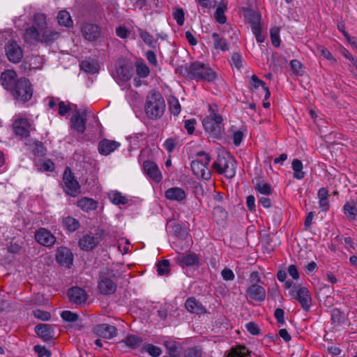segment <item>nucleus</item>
Wrapping results in <instances>:
<instances>
[{
    "instance_id": "f257e3e1",
    "label": "nucleus",
    "mask_w": 357,
    "mask_h": 357,
    "mask_svg": "<svg viewBox=\"0 0 357 357\" xmlns=\"http://www.w3.org/2000/svg\"><path fill=\"white\" fill-rule=\"evenodd\" d=\"M32 22V26L25 30L24 38L26 43L50 45L59 38V31L47 28V17L45 14L35 13Z\"/></svg>"
},
{
    "instance_id": "f03ea898",
    "label": "nucleus",
    "mask_w": 357,
    "mask_h": 357,
    "mask_svg": "<svg viewBox=\"0 0 357 357\" xmlns=\"http://www.w3.org/2000/svg\"><path fill=\"white\" fill-rule=\"evenodd\" d=\"M208 114L203 118L202 125L204 130L214 139H220L224 132L223 118L218 112L215 104L208 105Z\"/></svg>"
},
{
    "instance_id": "7ed1b4c3",
    "label": "nucleus",
    "mask_w": 357,
    "mask_h": 357,
    "mask_svg": "<svg viewBox=\"0 0 357 357\" xmlns=\"http://www.w3.org/2000/svg\"><path fill=\"white\" fill-rule=\"evenodd\" d=\"M165 101L161 93L158 91H150L146 98L144 111L147 117L156 120L160 119L165 110Z\"/></svg>"
},
{
    "instance_id": "20e7f679",
    "label": "nucleus",
    "mask_w": 357,
    "mask_h": 357,
    "mask_svg": "<svg viewBox=\"0 0 357 357\" xmlns=\"http://www.w3.org/2000/svg\"><path fill=\"white\" fill-rule=\"evenodd\" d=\"M187 76L191 79L208 82L216 79L218 75L208 65L199 61L192 63L186 69Z\"/></svg>"
},
{
    "instance_id": "39448f33",
    "label": "nucleus",
    "mask_w": 357,
    "mask_h": 357,
    "mask_svg": "<svg viewBox=\"0 0 357 357\" xmlns=\"http://www.w3.org/2000/svg\"><path fill=\"white\" fill-rule=\"evenodd\" d=\"M197 156L199 158L192 160L191 162L192 171L197 178L208 180L211 178V172L208 168V165L211 160V157L204 151L198 152Z\"/></svg>"
},
{
    "instance_id": "423d86ee",
    "label": "nucleus",
    "mask_w": 357,
    "mask_h": 357,
    "mask_svg": "<svg viewBox=\"0 0 357 357\" xmlns=\"http://www.w3.org/2000/svg\"><path fill=\"white\" fill-rule=\"evenodd\" d=\"M213 169L219 174L228 178H231L236 174L235 160L231 155H218L217 160L213 164Z\"/></svg>"
},
{
    "instance_id": "0eeeda50",
    "label": "nucleus",
    "mask_w": 357,
    "mask_h": 357,
    "mask_svg": "<svg viewBox=\"0 0 357 357\" xmlns=\"http://www.w3.org/2000/svg\"><path fill=\"white\" fill-rule=\"evenodd\" d=\"M17 100L26 102L33 96V87L30 81L25 77L17 80L14 87L10 91Z\"/></svg>"
},
{
    "instance_id": "6e6552de",
    "label": "nucleus",
    "mask_w": 357,
    "mask_h": 357,
    "mask_svg": "<svg viewBox=\"0 0 357 357\" xmlns=\"http://www.w3.org/2000/svg\"><path fill=\"white\" fill-rule=\"evenodd\" d=\"M65 192L71 196L76 197L80 193V185L75 178L70 168L66 167L63 174Z\"/></svg>"
},
{
    "instance_id": "1a4fd4ad",
    "label": "nucleus",
    "mask_w": 357,
    "mask_h": 357,
    "mask_svg": "<svg viewBox=\"0 0 357 357\" xmlns=\"http://www.w3.org/2000/svg\"><path fill=\"white\" fill-rule=\"evenodd\" d=\"M296 289H291L290 294L301 303L303 309L308 312L312 305V298L307 288L305 287H297Z\"/></svg>"
},
{
    "instance_id": "9d476101",
    "label": "nucleus",
    "mask_w": 357,
    "mask_h": 357,
    "mask_svg": "<svg viewBox=\"0 0 357 357\" xmlns=\"http://www.w3.org/2000/svg\"><path fill=\"white\" fill-rule=\"evenodd\" d=\"M75 107L70 119V126L77 132L82 134L86 130V112L77 109L76 105Z\"/></svg>"
},
{
    "instance_id": "9b49d317",
    "label": "nucleus",
    "mask_w": 357,
    "mask_h": 357,
    "mask_svg": "<svg viewBox=\"0 0 357 357\" xmlns=\"http://www.w3.org/2000/svg\"><path fill=\"white\" fill-rule=\"evenodd\" d=\"M200 259V255L193 252L179 253L175 259L176 264L182 268L199 266Z\"/></svg>"
},
{
    "instance_id": "f8f14e48",
    "label": "nucleus",
    "mask_w": 357,
    "mask_h": 357,
    "mask_svg": "<svg viewBox=\"0 0 357 357\" xmlns=\"http://www.w3.org/2000/svg\"><path fill=\"white\" fill-rule=\"evenodd\" d=\"M6 55L9 61L19 63L23 56V52L21 47L15 40H9L5 45Z\"/></svg>"
},
{
    "instance_id": "ddd939ff",
    "label": "nucleus",
    "mask_w": 357,
    "mask_h": 357,
    "mask_svg": "<svg viewBox=\"0 0 357 357\" xmlns=\"http://www.w3.org/2000/svg\"><path fill=\"white\" fill-rule=\"evenodd\" d=\"M13 131L16 135L26 138L30 135L31 124L26 118H18L13 123Z\"/></svg>"
},
{
    "instance_id": "4468645a",
    "label": "nucleus",
    "mask_w": 357,
    "mask_h": 357,
    "mask_svg": "<svg viewBox=\"0 0 357 357\" xmlns=\"http://www.w3.org/2000/svg\"><path fill=\"white\" fill-rule=\"evenodd\" d=\"M98 289L101 294L109 295L114 293L116 285L107 273H102L99 278Z\"/></svg>"
},
{
    "instance_id": "2eb2a0df",
    "label": "nucleus",
    "mask_w": 357,
    "mask_h": 357,
    "mask_svg": "<svg viewBox=\"0 0 357 357\" xmlns=\"http://www.w3.org/2000/svg\"><path fill=\"white\" fill-rule=\"evenodd\" d=\"M246 296L248 299L262 302L266 298V290L259 284H252L246 289Z\"/></svg>"
},
{
    "instance_id": "dca6fc26",
    "label": "nucleus",
    "mask_w": 357,
    "mask_h": 357,
    "mask_svg": "<svg viewBox=\"0 0 357 357\" xmlns=\"http://www.w3.org/2000/svg\"><path fill=\"white\" fill-rule=\"evenodd\" d=\"M56 260L61 266L70 268L73 262V255L70 249L61 247L56 250Z\"/></svg>"
},
{
    "instance_id": "f3484780",
    "label": "nucleus",
    "mask_w": 357,
    "mask_h": 357,
    "mask_svg": "<svg viewBox=\"0 0 357 357\" xmlns=\"http://www.w3.org/2000/svg\"><path fill=\"white\" fill-rule=\"evenodd\" d=\"M35 239L38 243L46 247L52 246L56 241L54 236L45 228H40L36 232Z\"/></svg>"
},
{
    "instance_id": "a211bd4d",
    "label": "nucleus",
    "mask_w": 357,
    "mask_h": 357,
    "mask_svg": "<svg viewBox=\"0 0 357 357\" xmlns=\"http://www.w3.org/2000/svg\"><path fill=\"white\" fill-rule=\"evenodd\" d=\"M84 38L90 42L96 40L100 35V27L94 24L86 23L82 27Z\"/></svg>"
},
{
    "instance_id": "6ab92c4d",
    "label": "nucleus",
    "mask_w": 357,
    "mask_h": 357,
    "mask_svg": "<svg viewBox=\"0 0 357 357\" xmlns=\"http://www.w3.org/2000/svg\"><path fill=\"white\" fill-rule=\"evenodd\" d=\"M94 333L100 337L112 339L117 335V329L114 326L102 324L94 328Z\"/></svg>"
},
{
    "instance_id": "aec40b11",
    "label": "nucleus",
    "mask_w": 357,
    "mask_h": 357,
    "mask_svg": "<svg viewBox=\"0 0 357 357\" xmlns=\"http://www.w3.org/2000/svg\"><path fill=\"white\" fill-rule=\"evenodd\" d=\"M143 168L145 174L154 181L158 183L161 181V172L155 162L146 160L144 162Z\"/></svg>"
},
{
    "instance_id": "412c9836",
    "label": "nucleus",
    "mask_w": 357,
    "mask_h": 357,
    "mask_svg": "<svg viewBox=\"0 0 357 357\" xmlns=\"http://www.w3.org/2000/svg\"><path fill=\"white\" fill-rule=\"evenodd\" d=\"M17 74L13 70H7L1 73L0 79L2 86L8 91H10L15 86L17 80Z\"/></svg>"
},
{
    "instance_id": "4be33fe9",
    "label": "nucleus",
    "mask_w": 357,
    "mask_h": 357,
    "mask_svg": "<svg viewBox=\"0 0 357 357\" xmlns=\"http://www.w3.org/2000/svg\"><path fill=\"white\" fill-rule=\"evenodd\" d=\"M119 146V142L114 140L104 139L98 144V151L101 155H107L116 150Z\"/></svg>"
},
{
    "instance_id": "5701e85b",
    "label": "nucleus",
    "mask_w": 357,
    "mask_h": 357,
    "mask_svg": "<svg viewBox=\"0 0 357 357\" xmlns=\"http://www.w3.org/2000/svg\"><path fill=\"white\" fill-rule=\"evenodd\" d=\"M68 295L70 301L75 304L84 303L86 300L85 291L79 287H72L69 289Z\"/></svg>"
},
{
    "instance_id": "b1692460",
    "label": "nucleus",
    "mask_w": 357,
    "mask_h": 357,
    "mask_svg": "<svg viewBox=\"0 0 357 357\" xmlns=\"http://www.w3.org/2000/svg\"><path fill=\"white\" fill-rule=\"evenodd\" d=\"M185 306L186 310L191 313L202 314L206 312L203 305L194 297L188 298L185 303Z\"/></svg>"
},
{
    "instance_id": "393cba45",
    "label": "nucleus",
    "mask_w": 357,
    "mask_h": 357,
    "mask_svg": "<svg viewBox=\"0 0 357 357\" xmlns=\"http://www.w3.org/2000/svg\"><path fill=\"white\" fill-rule=\"evenodd\" d=\"M36 333L44 341L50 340L54 336L52 327L50 324H40L35 327Z\"/></svg>"
},
{
    "instance_id": "a878e982",
    "label": "nucleus",
    "mask_w": 357,
    "mask_h": 357,
    "mask_svg": "<svg viewBox=\"0 0 357 357\" xmlns=\"http://www.w3.org/2000/svg\"><path fill=\"white\" fill-rule=\"evenodd\" d=\"M255 189L257 192L266 196L271 195L273 192V189L271 185L261 177L256 178Z\"/></svg>"
},
{
    "instance_id": "bb28decb",
    "label": "nucleus",
    "mask_w": 357,
    "mask_h": 357,
    "mask_svg": "<svg viewBox=\"0 0 357 357\" xmlns=\"http://www.w3.org/2000/svg\"><path fill=\"white\" fill-rule=\"evenodd\" d=\"M99 243L97 237L86 234L81 238L79 241V247L84 250H93Z\"/></svg>"
},
{
    "instance_id": "cd10ccee",
    "label": "nucleus",
    "mask_w": 357,
    "mask_h": 357,
    "mask_svg": "<svg viewBox=\"0 0 357 357\" xmlns=\"http://www.w3.org/2000/svg\"><path fill=\"white\" fill-rule=\"evenodd\" d=\"M329 192L326 188H321L317 192V198L319 199V206L322 211H327L330 207L328 200Z\"/></svg>"
},
{
    "instance_id": "c85d7f7f",
    "label": "nucleus",
    "mask_w": 357,
    "mask_h": 357,
    "mask_svg": "<svg viewBox=\"0 0 357 357\" xmlns=\"http://www.w3.org/2000/svg\"><path fill=\"white\" fill-rule=\"evenodd\" d=\"M356 202L348 201L343 206V212L349 221H354L357 217Z\"/></svg>"
},
{
    "instance_id": "c756f323",
    "label": "nucleus",
    "mask_w": 357,
    "mask_h": 357,
    "mask_svg": "<svg viewBox=\"0 0 357 357\" xmlns=\"http://www.w3.org/2000/svg\"><path fill=\"white\" fill-rule=\"evenodd\" d=\"M77 206L82 211L89 212L90 211L96 210L98 207V202L89 197H82L77 202Z\"/></svg>"
},
{
    "instance_id": "7c9ffc66",
    "label": "nucleus",
    "mask_w": 357,
    "mask_h": 357,
    "mask_svg": "<svg viewBox=\"0 0 357 357\" xmlns=\"http://www.w3.org/2000/svg\"><path fill=\"white\" fill-rule=\"evenodd\" d=\"M165 197L169 200L181 202L185 199L186 195L182 188H171L166 190Z\"/></svg>"
},
{
    "instance_id": "2f4dec72",
    "label": "nucleus",
    "mask_w": 357,
    "mask_h": 357,
    "mask_svg": "<svg viewBox=\"0 0 357 357\" xmlns=\"http://www.w3.org/2000/svg\"><path fill=\"white\" fill-rule=\"evenodd\" d=\"M212 38L213 40V47L215 50H221L223 52L229 50V45L227 40L224 38H221L218 33H213Z\"/></svg>"
},
{
    "instance_id": "473e14b6",
    "label": "nucleus",
    "mask_w": 357,
    "mask_h": 357,
    "mask_svg": "<svg viewBox=\"0 0 357 357\" xmlns=\"http://www.w3.org/2000/svg\"><path fill=\"white\" fill-rule=\"evenodd\" d=\"M250 351L243 345H236L230 349L227 357H248Z\"/></svg>"
},
{
    "instance_id": "72a5a7b5",
    "label": "nucleus",
    "mask_w": 357,
    "mask_h": 357,
    "mask_svg": "<svg viewBox=\"0 0 357 357\" xmlns=\"http://www.w3.org/2000/svg\"><path fill=\"white\" fill-rule=\"evenodd\" d=\"M57 21L59 25L66 27H72L73 21L70 13L66 10H60L57 15Z\"/></svg>"
},
{
    "instance_id": "f704fd0d",
    "label": "nucleus",
    "mask_w": 357,
    "mask_h": 357,
    "mask_svg": "<svg viewBox=\"0 0 357 357\" xmlns=\"http://www.w3.org/2000/svg\"><path fill=\"white\" fill-rule=\"evenodd\" d=\"M62 225L70 232L77 230L80 227L79 222L71 216L63 218Z\"/></svg>"
},
{
    "instance_id": "c9c22d12",
    "label": "nucleus",
    "mask_w": 357,
    "mask_h": 357,
    "mask_svg": "<svg viewBox=\"0 0 357 357\" xmlns=\"http://www.w3.org/2000/svg\"><path fill=\"white\" fill-rule=\"evenodd\" d=\"M291 167L294 171V178L301 180L305 177V173L303 171V165L298 159H294L291 162Z\"/></svg>"
},
{
    "instance_id": "e433bc0d",
    "label": "nucleus",
    "mask_w": 357,
    "mask_h": 357,
    "mask_svg": "<svg viewBox=\"0 0 357 357\" xmlns=\"http://www.w3.org/2000/svg\"><path fill=\"white\" fill-rule=\"evenodd\" d=\"M138 33L144 43H146L150 47H156L158 44L157 40H155L151 34L142 29H138Z\"/></svg>"
},
{
    "instance_id": "4c0bfd02",
    "label": "nucleus",
    "mask_w": 357,
    "mask_h": 357,
    "mask_svg": "<svg viewBox=\"0 0 357 357\" xmlns=\"http://www.w3.org/2000/svg\"><path fill=\"white\" fill-rule=\"evenodd\" d=\"M227 10V3L221 2L216 8L214 14L215 20L220 24H225L227 21V17L225 13Z\"/></svg>"
},
{
    "instance_id": "58836bf2",
    "label": "nucleus",
    "mask_w": 357,
    "mask_h": 357,
    "mask_svg": "<svg viewBox=\"0 0 357 357\" xmlns=\"http://www.w3.org/2000/svg\"><path fill=\"white\" fill-rule=\"evenodd\" d=\"M141 353L146 352L153 357H158L162 354V350L160 347L155 346L152 344H144L141 349Z\"/></svg>"
},
{
    "instance_id": "ea45409f",
    "label": "nucleus",
    "mask_w": 357,
    "mask_h": 357,
    "mask_svg": "<svg viewBox=\"0 0 357 357\" xmlns=\"http://www.w3.org/2000/svg\"><path fill=\"white\" fill-rule=\"evenodd\" d=\"M122 342L128 347L131 349H136L141 344L142 340L137 335H128Z\"/></svg>"
},
{
    "instance_id": "a19ab883",
    "label": "nucleus",
    "mask_w": 357,
    "mask_h": 357,
    "mask_svg": "<svg viewBox=\"0 0 357 357\" xmlns=\"http://www.w3.org/2000/svg\"><path fill=\"white\" fill-rule=\"evenodd\" d=\"M116 72L121 79L123 81L129 80L132 75V69L128 66H120L117 69Z\"/></svg>"
},
{
    "instance_id": "79ce46f5",
    "label": "nucleus",
    "mask_w": 357,
    "mask_h": 357,
    "mask_svg": "<svg viewBox=\"0 0 357 357\" xmlns=\"http://www.w3.org/2000/svg\"><path fill=\"white\" fill-rule=\"evenodd\" d=\"M250 84L255 89H257L259 86H261L263 88V89L266 91L265 99L267 100L268 98H269V97L271 96V93H270L268 87L266 86L265 82L264 81L259 79L257 75H253L251 77Z\"/></svg>"
},
{
    "instance_id": "37998d69",
    "label": "nucleus",
    "mask_w": 357,
    "mask_h": 357,
    "mask_svg": "<svg viewBox=\"0 0 357 357\" xmlns=\"http://www.w3.org/2000/svg\"><path fill=\"white\" fill-rule=\"evenodd\" d=\"M168 104L170 112L174 116H178L181 112V105L178 100L174 96H171L168 99Z\"/></svg>"
},
{
    "instance_id": "c03bdc74",
    "label": "nucleus",
    "mask_w": 357,
    "mask_h": 357,
    "mask_svg": "<svg viewBox=\"0 0 357 357\" xmlns=\"http://www.w3.org/2000/svg\"><path fill=\"white\" fill-rule=\"evenodd\" d=\"M110 201L114 204H126L128 199L126 197L123 196L119 192L114 191L109 194Z\"/></svg>"
},
{
    "instance_id": "a18cd8bd",
    "label": "nucleus",
    "mask_w": 357,
    "mask_h": 357,
    "mask_svg": "<svg viewBox=\"0 0 357 357\" xmlns=\"http://www.w3.org/2000/svg\"><path fill=\"white\" fill-rule=\"evenodd\" d=\"M157 273L159 275L168 274L170 271V264L169 260L163 259L156 264Z\"/></svg>"
},
{
    "instance_id": "49530a36",
    "label": "nucleus",
    "mask_w": 357,
    "mask_h": 357,
    "mask_svg": "<svg viewBox=\"0 0 357 357\" xmlns=\"http://www.w3.org/2000/svg\"><path fill=\"white\" fill-rule=\"evenodd\" d=\"M252 31L255 35L256 40L258 43H263L264 40V37L261 34V21L258 22H255L250 24Z\"/></svg>"
},
{
    "instance_id": "de8ad7c7",
    "label": "nucleus",
    "mask_w": 357,
    "mask_h": 357,
    "mask_svg": "<svg viewBox=\"0 0 357 357\" xmlns=\"http://www.w3.org/2000/svg\"><path fill=\"white\" fill-rule=\"evenodd\" d=\"M244 61L238 52H234L231 57V65L238 70H240L243 65Z\"/></svg>"
},
{
    "instance_id": "09e8293b",
    "label": "nucleus",
    "mask_w": 357,
    "mask_h": 357,
    "mask_svg": "<svg viewBox=\"0 0 357 357\" xmlns=\"http://www.w3.org/2000/svg\"><path fill=\"white\" fill-rule=\"evenodd\" d=\"M31 149L34 155L43 156L45 153V149L42 142H36L33 143Z\"/></svg>"
},
{
    "instance_id": "8fccbe9b",
    "label": "nucleus",
    "mask_w": 357,
    "mask_h": 357,
    "mask_svg": "<svg viewBox=\"0 0 357 357\" xmlns=\"http://www.w3.org/2000/svg\"><path fill=\"white\" fill-rule=\"evenodd\" d=\"M271 38L273 45L279 47L280 45V29L278 27H273L271 29Z\"/></svg>"
},
{
    "instance_id": "3c124183",
    "label": "nucleus",
    "mask_w": 357,
    "mask_h": 357,
    "mask_svg": "<svg viewBox=\"0 0 357 357\" xmlns=\"http://www.w3.org/2000/svg\"><path fill=\"white\" fill-rule=\"evenodd\" d=\"M75 107L74 108V109ZM70 110L73 111V109L71 107V106L69 104H66L63 101H60L58 104V114L60 116H65L66 115Z\"/></svg>"
},
{
    "instance_id": "603ef678",
    "label": "nucleus",
    "mask_w": 357,
    "mask_h": 357,
    "mask_svg": "<svg viewBox=\"0 0 357 357\" xmlns=\"http://www.w3.org/2000/svg\"><path fill=\"white\" fill-rule=\"evenodd\" d=\"M136 71H137V74L139 77H143V78L147 77L150 73V70H149V67L145 63H138L137 65Z\"/></svg>"
},
{
    "instance_id": "864d4df0",
    "label": "nucleus",
    "mask_w": 357,
    "mask_h": 357,
    "mask_svg": "<svg viewBox=\"0 0 357 357\" xmlns=\"http://www.w3.org/2000/svg\"><path fill=\"white\" fill-rule=\"evenodd\" d=\"M290 66L294 73L298 75L303 74V65L298 60L294 59L291 61Z\"/></svg>"
},
{
    "instance_id": "5fc2aeb1",
    "label": "nucleus",
    "mask_w": 357,
    "mask_h": 357,
    "mask_svg": "<svg viewBox=\"0 0 357 357\" xmlns=\"http://www.w3.org/2000/svg\"><path fill=\"white\" fill-rule=\"evenodd\" d=\"M202 350L196 347L188 348L184 353L185 357H202Z\"/></svg>"
},
{
    "instance_id": "6e6d98bb",
    "label": "nucleus",
    "mask_w": 357,
    "mask_h": 357,
    "mask_svg": "<svg viewBox=\"0 0 357 357\" xmlns=\"http://www.w3.org/2000/svg\"><path fill=\"white\" fill-rule=\"evenodd\" d=\"M61 318L66 321L74 322L78 319V315L68 310L63 311L61 314Z\"/></svg>"
},
{
    "instance_id": "4d7b16f0",
    "label": "nucleus",
    "mask_w": 357,
    "mask_h": 357,
    "mask_svg": "<svg viewBox=\"0 0 357 357\" xmlns=\"http://www.w3.org/2000/svg\"><path fill=\"white\" fill-rule=\"evenodd\" d=\"M33 316L42 321H47L51 318L50 313L39 309L33 311Z\"/></svg>"
},
{
    "instance_id": "13d9d810",
    "label": "nucleus",
    "mask_w": 357,
    "mask_h": 357,
    "mask_svg": "<svg viewBox=\"0 0 357 357\" xmlns=\"http://www.w3.org/2000/svg\"><path fill=\"white\" fill-rule=\"evenodd\" d=\"M317 50L320 54L326 59L333 62H336V59L333 56L332 54L328 49L320 45L317 47Z\"/></svg>"
},
{
    "instance_id": "bf43d9fd",
    "label": "nucleus",
    "mask_w": 357,
    "mask_h": 357,
    "mask_svg": "<svg viewBox=\"0 0 357 357\" xmlns=\"http://www.w3.org/2000/svg\"><path fill=\"white\" fill-rule=\"evenodd\" d=\"M196 123L197 121L195 119H188L185 121L184 127L186 129L188 134L192 135L194 132Z\"/></svg>"
},
{
    "instance_id": "052dcab7",
    "label": "nucleus",
    "mask_w": 357,
    "mask_h": 357,
    "mask_svg": "<svg viewBox=\"0 0 357 357\" xmlns=\"http://www.w3.org/2000/svg\"><path fill=\"white\" fill-rule=\"evenodd\" d=\"M174 18L176 21L177 24L180 26L184 23V12L182 9H177L173 14Z\"/></svg>"
},
{
    "instance_id": "680f3d73",
    "label": "nucleus",
    "mask_w": 357,
    "mask_h": 357,
    "mask_svg": "<svg viewBox=\"0 0 357 357\" xmlns=\"http://www.w3.org/2000/svg\"><path fill=\"white\" fill-rule=\"evenodd\" d=\"M274 316H275V318L276 319L278 323L279 324H284L285 323V320H284V312L282 309L281 308H277L275 310V312H274Z\"/></svg>"
},
{
    "instance_id": "e2e57ef3",
    "label": "nucleus",
    "mask_w": 357,
    "mask_h": 357,
    "mask_svg": "<svg viewBox=\"0 0 357 357\" xmlns=\"http://www.w3.org/2000/svg\"><path fill=\"white\" fill-rule=\"evenodd\" d=\"M34 351L38 354L39 356L50 357L52 354L50 351L47 349L45 347L40 345H36L34 347Z\"/></svg>"
},
{
    "instance_id": "0e129e2a",
    "label": "nucleus",
    "mask_w": 357,
    "mask_h": 357,
    "mask_svg": "<svg viewBox=\"0 0 357 357\" xmlns=\"http://www.w3.org/2000/svg\"><path fill=\"white\" fill-rule=\"evenodd\" d=\"M176 143L175 142V139L172 138H168L165 140L164 142V147L165 149L169 153L172 152L175 147H176Z\"/></svg>"
},
{
    "instance_id": "69168bd1",
    "label": "nucleus",
    "mask_w": 357,
    "mask_h": 357,
    "mask_svg": "<svg viewBox=\"0 0 357 357\" xmlns=\"http://www.w3.org/2000/svg\"><path fill=\"white\" fill-rule=\"evenodd\" d=\"M247 330L254 335H258L260 333V329L258 326L254 322H249L246 324Z\"/></svg>"
},
{
    "instance_id": "338daca9",
    "label": "nucleus",
    "mask_w": 357,
    "mask_h": 357,
    "mask_svg": "<svg viewBox=\"0 0 357 357\" xmlns=\"http://www.w3.org/2000/svg\"><path fill=\"white\" fill-rule=\"evenodd\" d=\"M221 275L222 278L227 281L233 280L235 277L233 271L231 269L227 268L222 271Z\"/></svg>"
},
{
    "instance_id": "774afa93",
    "label": "nucleus",
    "mask_w": 357,
    "mask_h": 357,
    "mask_svg": "<svg viewBox=\"0 0 357 357\" xmlns=\"http://www.w3.org/2000/svg\"><path fill=\"white\" fill-rule=\"evenodd\" d=\"M130 31L125 26H119L116 29V35L123 39L128 36Z\"/></svg>"
}]
</instances>
